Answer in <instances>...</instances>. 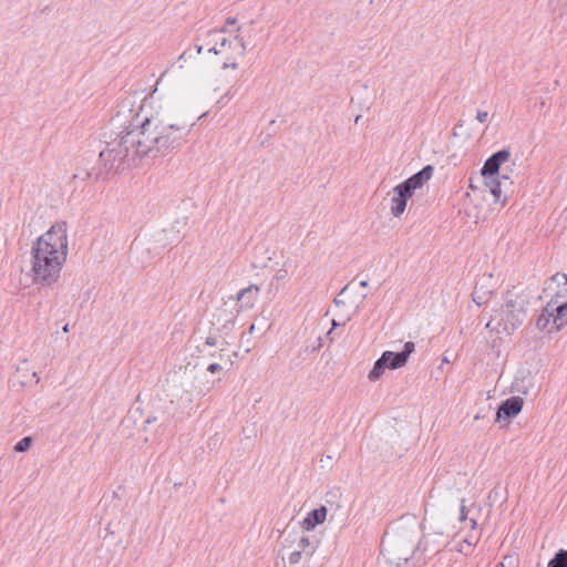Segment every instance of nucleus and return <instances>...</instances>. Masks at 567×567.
<instances>
[{"label": "nucleus", "instance_id": "obj_1", "mask_svg": "<svg viewBox=\"0 0 567 567\" xmlns=\"http://www.w3.org/2000/svg\"><path fill=\"white\" fill-rule=\"evenodd\" d=\"M193 125H159L152 116L142 114L138 107L130 120L122 124L123 130L115 138L106 142L99 159L105 174L118 173L166 156L178 148Z\"/></svg>", "mask_w": 567, "mask_h": 567}, {"label": "nucleus", "instance_id": "obj_2", "mask_svg": "<svg viewBox=\"0 0 567 567\" xmlns=\"http://www.w3.org/2000/svg\"><path fill=\"white\" fill-rule=\"evenodd\" d=\"M530 293L524 289L517 291L516 287L505 293V303L498 313L492 318L486 328L511 334L518 329L527 317V308L530 303Z\"/></svg>", "mask_w": 567, "mask_h": 567}, {"label": "nucleus", "instance_id": "obj_3", "mask_svg": "<svg viewBox=\"0 0 567 567\" xmlns=\"http://www.w3.org/2000/svg\"><path fill=\"white\" fill-rule=\"evenodd\" d=\"M31 256L33 282L41 286H51L56 282L66 257L35 246L31 248Z\"/></svg>", "mask_w": 567, "mask_h": 567}, {"label": "nucleus", "instance_id": "obj_4", "mask_svg": "<svg viewBox=\"0 0 567 567\" xmlns=\"http://www.w3.org/2000/svg\"><path fill=\"white\" fill-rule=\"evenodd\" d=\"M68 225L65 221L53 224L50 229L37 238L32 246L49 250L64 257L68 256Z\"/></svg>", "mask_w": 567, "mask_h": 567}, {"label": "nucleus", "instance_id": "obj_5", "mask_svg": "<svg viewBox=\"0 0 567 567\" xmlns=\"http://www.w3.org/2000/svg\"><path fill=\"white\" fill-rule=\"evenodd\" d=\"M392 548L385 549L382 548L381 553L385 556V551H388L389 557L386 558L390 564H395V567H408L411 559H414L415 553L420 549L422 544L421 540L417 544H414L413 540L409 543L405 549L399 547L401 539L398 535L391 536Z\"/></svg>", "mask_w": 567, "mask_h": 567}, {"label": "nucleus", "instance_id": "obj_6", "mask_svg": "<svg viewBox=\"0 0 567 567\" xmlns=\"http://www.w3.org/2000/svg\"><path fill=\"white\" fill-rule=\"evenodd\" d=\"M524 400L520 396H511L501 402L496 411L495 422L508 424L523 409Z\"/></svg>", "mask_w": 567, "mask_h": 567}, {"label": "nucleus", "instance_id": "obj_7", "mask_svg": "<svg viewBox=\"0 0 567 567\" xmlns=\"http://www.w3.org/2000/svg\"><path fill=\"white\" fill-rule=\"evenodd\" d=\"M511 157V152L508 148H502L495 153H493L484 163L481 168V175L484 179L488 177L501 176L499 169L501 166L506 163Z\"/></svg>", "mask_w": 567, "mask_h": 567}, {"label": "nucleus", "instance_id": "obj_8", "mask_svg": "<svg viewBox=\"0 0 567 567\" xmlns=\"http://www.w3.org/2000/svg\"><path fill=\"white\" fill-rule=\"evenodd\" d=\"M414 342L408 341L404 343L402 351H384L381 355L385 361L386 368L390 370H395L406 364L409 357L414 352Z\"/></svg>", "mask_w": 567, "mask_h": 567}, {"label": "nucleus", "instance_id": "obj_9", "mask_svg": "<svg viewBox=\"0 0 567 567\" xmlns=\"http://www.w3.org/2000/svg\"><path fill=\"white\" fill-rule=\"evenodd\" d=\"M560 297H563V295L561 291L558 290L547 302L553 315L551 327L556 332L561 330L567 324V301L559 302Z\"/></svg>", "mask_w": 567, "mask_h": 567}, {"label": "nucleus", "instance_id": "obj_10", "mask_svg": "<svg viewBox=\"0 0 567 567\" xmlns=\"http://www.w3.org/2000/svg\"><path fill=\"white\" fill-rule=\"evenodd\" d=\"M434 172V167L432 165H425L422 169L400 183L404 188H406L412 195H414V192L431 179Z\"/></svg>", "mask_w": 567, "mask_h": 567}, {"label": "nucleus", "instance_id": "obj_11", "mask_svg": "<svg viewBox=\"0 0 567 567\" xmlns=\"http://www.w3.org/2000/svg\"><path fill=\"white\" fill-rule=\"evenodd\" d=\"M394 196L391 199V214L394 217H400L405 208L408 200L413 196L406 188L398 184L393 188Z\"/></svg>", "mask_w": 567, "mask_h": 567}, {"label": "nucleus", "instance_id": "obj_12", "mask_svg": "<svg viewBox=\"0 0 567 567\" xmlns=\"http://www.w3.org/2000/svg\"><path fill=\"white\" fill-rule=\"evenodd\" d=\"M328 509L326 506H320L310 511L303 520L300 523L301 527L307 530H313L318 525L326 520Z\"/></svg>", "mask_w": 567, "mask_h": 567}, {"label": "nucleus", "instance_id": "obj_13", "mask_svg": "<svg viewBox=\"0 0 567 567\" xmlns=\"http://www.w3.org/2000/svg\"><path fill=\"white\" fill-rule=\"evenodd\" d=\"M259 293V287L256 285H250L247 288H244L238 291L237 293V302L239 303L240 308H252L255 305V301L257 300Z\"/></svg>", "mask_w": 567, "mask_h": 567}, {"label": "nucleus", "instance_id": "obj_14", "mask_svg": "<svg viewBox=\"0 0 567 567\" xmlns=\"http://www.w3.org/2000/svg\"><path fill=\"white\" fill-rule=\"evenodd\" d=\"M218 32L217 31H209L207 32V39L206 47L208 48L209 53L219 54L221 53L223 49L228 47H231V41H229L226 38H221L220 41L217 39Z\"/></svg>", "mask_w": 567, "mask_h": 567}, {"label": "nucleus", "instance_id": "obj_15", "mask_svg": "<svg viewBox=\"0 0 567 567\" xmlns=\"http://www.w3.org/2000/svg\"><path fill=\"white\" fill-rule=\"evenodd\" d=\"M553 322V315L549 310L548 303L546 307L542 310L540 315L536 319V327L540 331H545L548 333L556 332L555 329L551 327Z\"/></svg>", "mask_w": 567, "mask_h": 567}, {"label": "nucleus", "instance_id": "obj_16", "mask_svg": "<svg viewBox=\"0 0 567 567\" xmlns=\"http://www.w3.org/2000/svg\"><path fill=\"white\" fill-rule=\"evenodd\" d=\"M499 178L508 179L509 177L507 174H502L501 176L488 177L485 179V184L489 188L491 194L494 196L495 203L501 202L502 189Z\"/></svg>", "mask_w": 567, "mask_h": 567}, {"label": "nucleus", "instance_id": "obj_17", "mask_svg": "<svg viewBox=\"0 0 567 567\" xmlns=\"http://www.w3.org/2000/svg\"><path fill=\"white\" fill-rule=\"evenodd\" d=\"M218 359L220 362H213L208 364L207 371L209 373L215 374L217 372H220L225 367L229 369L233 365L230 357L224 353V349H220Z\"/></svg>", "mask_w": 567, "mask_h": 567}, {"label": "nucleus", "instance_id": "obj_18", "mask_svg": "<svg viewBox=\"0 0 567 567\" xmlns=\"http://www.w3.org/2000/svg\"><path fill=\"white\" fill-rule=\"evenodd\" d=\"M386 365L382 355L374 362L372 370L368 374V379L372 382L378 381L384 373Z\"/></svg>", "mask_w": 567, "mask_h": 567}, {"label": "nucleus", "instance_id": "obj_19", "mask_svg": "<svg viewBox=\"0 0 567 567\" xmlns=\"http://www.w3.org/2000/svg\"><path fill=\"white\" fill-rule=\"evenodd\" d=\"M298 547H299V550L305 553L306 558L312 557L316 551V548H317V546L313 545V543L309 539V537L305 536V535L300 537V539L298 542Z\"/></svg>", "mask_w": 567, "mask_h": 567}, {"label": "nucleus", "instance_id": "obj_20", "mask_svg": "<svg viewBox=\"0 0 567 567\" xmlns=\"http://www.w3.org/2000/svg\"><path fill=\"white\" fill-rule=\"evenodd\" d=\"M478 542V537H474L473 535H468L464 539L458 543L457 550L464 555H470L473 550V547Z\"/></svg>", "mask_w": 567, "mask_h": 567}, {"label": "nucleus", "instance_id": "obj_21", "mask_svg": "<svg viewBox=\"0 0 567 567\" xmlns=\"http://www.w3.org/2000/svg\"><path fill=\"white\" fill-rule=\"evenodd\" d=\"M548 567H567V549H559L548 561Z\"/></svg>", "mask_w": 567, "mask_h": 567}, {"label": "nucleus", "instance_id": "obj_22", "mask_svg": "<svg viewBox=\"0 0 567 567\" xmlns=\"http://www.w3.org/2000/svg\"><path fill=\"white\" fill-rule=\"evenodd\" d=\"M204 49V45L195 43L194 49L189 48L179 55V61H186L195 55H199Z\"/></svg>", "mask_w": 567, "mask_h": 567}, {"label": "nucleus", "instance_id": "obj_23", "mask_svg": "<svg viewBox=\"0 0 567 567\" xmlns=\"http://www.w3.org/2000/svg\"><path fill=\"white\" fill-rule=\"evenodd\" d=\"M32 437L31 436H25L23 439H21L14 446V451L16 452H27L30 450L31 445H32Z\"/></svg>", "mask_w": 567, "mask_h": 567}, {"label": "nucleus", "instance_id": "obj_24", "mask_svg": "<svg viewBox=\"0 0 567 567\" xmlns=\"http://www.w3.org/2000/svg\"><path fill=\"white\" fill-rule=\"evenodd\" d=\"M550 282L551 284H557V286L559 287L560 285L564 286V288L567 287V275L566 274H560V272H557L555 275H553L550 278H549Z\"/></svg>", "mask_w": 567, "mask_h": 567}, {"label": "nucleus", "instance_id": "obj_25", "mask_svg": "<svg viewBox=\"0 0 567 567\" xmlns=\"http://www.w3.org/2000/svg\"><path fill=\"white\" fill-rule=\"evenodd\" d=\"M305 556V553H302L301 550H295L292 551L290 555H289V564L291 566H295L297 564L300 563L301 558Z\"/></svg>", "mask_w": 567, "mask_h": 567}, {"label": "nucleus", "instance_id": "obj_26", "mask_svg": "<svg viewBox=\"0 0 567 567\" xmlns=\"http://www.w3.org/2000/svg\"><path fill=\"white\" fill-rule=\"evenodd\" d=\"M126 112L132 113V103L131 101L124 100L121 104V109L116 113V117L120 118L122 114H125Z\"/></svg>", "mask_w": 567, "mask_h": 567}, {"label": "nucleus", "instance_id": "obj_27", "mask_svg": "<svg viewBox=\"0 0 567 567\" xmlns=\"http://www.w3.org/2000/svg\"><path fill=\"white\" fill-rule=\"evenodd\" d=\"M235 41L237 42V44H238V47H239V52H238V54H239L240 56H244V55H245V53H246V49H247V48H246V43H245V41H244L243 37H240V35H236V37H235Z\"/></svg>", "mask_w": 567, "mask_h": 567}, {"label": "nucleus", "instance_id": "obj_28", "mask_svg": "<svg viewBox=\"0 0 567 567\" xmlns=\"http://www.w3.org/2000/svg\"><path fill=\"white\" fill-rule=\"evenodd\" d=\"M316 342H317V343H316V344H311V347H310V346H307V347H306V351H307V352H315V351L319 350V349L322 347V340H321V337H318Z\"/></svg>", "mask_w": 567, "mask_h": 567}, {"label": "nucleus", "instance_id": "obj_29", "mask_svg": "<svg viewBox=\"0 0 567 567\" xmlns=\"http://www.w3.org/2000/svg\"><path fill=\"white\" fill-rule=\"evenodd\" d=\"M341 326L339 322H337L334 319L332 320V327L331 329L327 332V337L330 339V341H333L334 337H333V333H334V330L337 327Z\"/></svg>", "mask_w": 567, "mask_h": 567}, {"label": "nucleus", "instance_id": "obj_30", "mask_svg": "<svg viewBox=\"0 0 567 567\" xmlns=\"http://www.w3.org/2000/svg\"><path fill=\"white\" fill-rule=\"evenodd\" d=\"M488 113L486 111H477L476 118L481 123H485L487 121Z\"/></svg>", "mask_w": 567, "mask_h": 567}, {"label": "nucleus", "instance_id": "obj_31", "mask_svg": "<svg viewBox=\"0 0 567 567\" xmlns=\"http://www.w3.org/2000/svg\"><path fill=\"white\" fill-rule=\"evenodd\" d=\"M217 343H218V340H217L216 336L209 334L206 338L205 344H207L209 347H215V346H217Z\"/></svg>", "mask_w": 567, "mask_h": 567}, {"label": "nucleus", "instance_id": "obj_32", "mask_svg": "<svg viewBox=\"0 0 567 567\" xmlns=\"http://www.w3.org/2000/svg\"><path fill=\"white\" fill-rule=\"evenodd\" d=\"M228 68H231V69H237L238 68V63L235 62V61H231L230 59H227L224 64H223V69L226 70Z\"/></svg>", "mask_w": 567, "mask_h": 567}, {"label": "nucleus", "instance_id": "obj_33", "mask_svg": "<svg viewBox=\"0 0 567 567\" xmlns=\"http://www.w3.org/2000/svg\"><path fill=\"white\" fill-rule=\"evenodd\" d=\"M467 517L466 506L464 505V501H462V505L460 508V520H465Z\"/></svg>", "mask_w": 567, "mask_h": 567}, {"label": "nucleus", "instance_id": "obj_34", "mask_svg": "<svg viewBox=\"0 0 567 567\" xmlns=\"http://www.w3.org/2000/svg\"><path fill=\"white\" fill-rule=\"evenodd\" d=\"M472 298H473V301H474L476 305H478V306H481V305L484 302V301H483V298H482L481 296H478L476 291H474V292L472 293Z\"/></svg>", "mask_w": 567, "mask_h": 567}, {"label": "nucleus", "instance_id": "obj_35", "mask_svg": "<svg viewBox=\"0 0 567 567\" xmlns=\"http://www.w3.org/2000/svg\"><path fill=\"white\" fill-rule=\"evenodd\" d=\"M236 22H237L236 18L229 17V18L226 19V24L227 25L236 24Z\"/></svg>", "mask_w": 567, "mask_h": 567}, {"label": "nucleus", "instance_id": "obj_36", "mask_svg": "<svg viewBox=\"0 0 567 567\" xmlns=\"http://www.w3.org/2000/svg\"><path fill=\"white\" fill-rule=\"evenodd\" d=\"M470 523H471V528H472V529H475V528H476V526H477V522H476V519L471 518V519H470Z\"/></svg>", "mask_w": 567, "mask_h": 567}, {"label": "nucleus", "instance_id": "obj_37", "mask_svg": "<svg viewBox=\"0 0 567 567\" xmlns=\"http://www.w3.org/2000/svg\"><path fill=\"white\" fill-rule=\"evenodd\" d=\"M285 277H286V270H280V271L278 272V275H277V278H278V279H282V278H285Z\"/></svg>", "mask_w": 567, "mask_h": 567}, {"label": "nucleus", "instance_id": "obj_38", "mask_svg": "<svg viewBox=\"0 0 567 567\" xmlns=\"http://www.w3.org/2000/svg\"><path fill=\"white\" fill-rule=\"evenodd\" d=\"M359 285H360V287H362V288H367L369 284H368V280H361V281L359 282Z\"/></svg>", "mask_w": 567, "mask_h": 567}, {"label": "nucleus", "instance_id": "obj_39", "mask_svg": "<svg viewBox=\"0 0 567 567\" xmlns=\"http://www.w3.org/2000/svg\"><path fill=\"white\" fill-rule=\"evenodd\" d=\"M507 559L512 560V557H505L504 560L501 561L497 567H505V560Z\"/></svg>", "mask_w": 567, "mask_h": 567}, {"label": "nucleus", "instance_id": "obj_40", "mask_svg": "<svg viewBox=\"0 0 567 567\" xmlns=\"http://www.w3.org/2000/svg\"><path fill=\"white\" fill-rule=\"evenodd\" d=\"M348 287H349V285H347L344 288H342V290L340 291L339 296H342L347 291Z\"/></svg>", "mask_w": 567, "mask_h": 567}, {"label": "nucleus", "instance_id": "obj_41", "mask_svg": "<svg viewBox=\"0 0 567 567\" xmlns=\"http://www.w3.org/2000/svg\"><path fill=\"white\" fill-rule=\"evenodd\" d=\"M63 332L68 333L69 332V323H66L63 328H62Z\"/></svg>", "mask_w": 567, "mask_h": 567}, {"label": "nucleus", "instance_id": "obj_42", "mask_svg": "<svg viewBox=\"0 0 567 567\" xmlns=\"http://www.w3.org/2000/svg\"><path fill=\"white\" fill-rule=\"evenodd\" d=\"M218 354H219V352L218 353L217 352H212V353H209V357L210 358H218Z\"/></svg>", "mask_w": 567, "mask_h": 567}, {"label": "nucleus", "instance_id": "obj_43", "mask_svg": "<svg viewBox=\"0 0 567 567\" xmlns=\"http://www.w3.org/2000/svg\"><path fill=\"white\" fill-rule=\"evenodd\" d=\"M102 175H103L102 171H99V173L95 175V179L101 178V177H102Z\"/></svg>", "mask_w": 567, "mask_h": 567}, {"label": "nucleus", "instance_id": "obj_44", "mask_svg": "<svg viewBox=\"0 0 567 567\" xmlns=\"http://www.w3.org/2000/svg\"><path fill=\"white\" fill-rule=\"evenodd\" d=\"M254 331H255V324L252 323V324H250V327H249V333H252Z\"/></svg>", "mask_w": 567, "mask_h": 567}, {"label": "nucleus", "instance_id": "obj_45", "mask_svg": "<svg viewBox=\"0 0 567 567\" xmlns=\"http://www.w3.org/2000/svg\"><path fill=\"white\" fill-rule=\"evenodd\" d=\"M105 532L109 534H113V532L110 529V524L105 527Z\"/></svg>", "mask_w": 567, "mask_h": 567}, {"label": "nucleus", "instance_id": "obj_46", "mask_svg": "<svg viewBox=\"0 0 567 567\" xmlns=\"http://www.w3.org/2000/svg\"><path fill=\"white\" fill-rule=\"evenodd\" d=\"M560 291H561V295L564 296V295H565V292H567V287H566V288L560 289Z\"/></svg>", "mask_w": 567, "mask_h": 567}, {"label": "nucleus", "instance_id": "obj_47", "mask_svg": "<svg viewBox=\"0 0 567 567\" xmlns=\"http://www.w3.org/2000/svg\"><path fill=\"white\" fill-rule=\"evenodd\" d=\"M91 176H92V173H90V172H86V173H85V177H87V178H89V177H91Z\"/></svg>", "mask_w": 567, "mask_h": 567}, {"label": "nucleus", "instance_id": "obj_48", "mask_svg": "<svg viewBox=\"0 0 567 567\" xmlns=\"http://www.w3.org/2000/svg\"><path fill=\"white\" fill-rule=\"evenodd\" d=\"M336 305L341 303L342 301L340 299H334Z\"/></svg>", "mask_w": 567, "mask_h": 567}, {"label": "nucleus", "instance_id": "obj_49", "mask_svg": "<svg viewBox=\"0 0 567 567\" xmlns=\"http://www.w3.org/2000/svg\"><path fill=\"white\" fill-rule=\"evenodd\" d=\"M443 363H449V359L446 357L443 358Z\"/></svg>", "mask_w": 567, "mask_h": 567}, {"label": "nucleus", "instance_id": "obj_50", "mask_svg": "<svg viewBox=\"0 0 567 567\" xmlns=\"http://www.w3.org/2000/svg\"><path fill=\"white\" fill-rule=\"evenodd\" d=\"M360 115L355 117V123L360 122Z\"/></svg>", "mask_w": 567, "mask_h": 567}, {"label": "nucleus", "instance_id": "obj_51", "mask_svg": "<svg viewBox=\"0 0 567 567\" xmlns=\"http://www.w3.org/2000/svg\"><path fill=\"white\" fill-rule=\"evenodd\" d=\"M73 177H74V178H79V177H80V174H79V173H76V174H74V176H73Z\"/></svg>", "mask_w": 567, "mask_h": 567}, {"label": "nucleus", "instance_id": "obj_52", "mask_svg": "<svg viewBox=\"0 0 567 567\" xmlns=\"http://www.w3.org/2000/svg\"><path fill=\"white\" fill-rule=\"evenodd\" d=\"M33 377H38L37 372H33ZM37 382H39V378H37Z\"/></svg>", "mask_w": 567, "mask_h": 567}]
</instances>
